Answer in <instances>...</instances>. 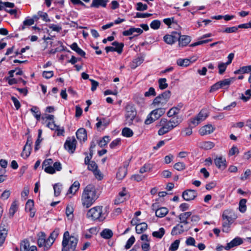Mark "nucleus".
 <instances>
[{
    "label": "nucleus",
    "mask_w": 251,
    "mask_h": 251,
    "mask_svg": "<svg viewBox=\"0 0 251 251\" xmlns=\"http://www.w3.org/2000/svg\"><path fill=\"white\" fill-rule=\"evenodd\" d=\"M181 122V119L179 117H172L169 119L162 118L158 125L160 127L158 134L161 136L168 133L178 126Z\"/></svg>",
    "instance_id": "1"
},
{
    "label": "nucleus",
    "mask_w": 251,
    "mask_h": 251,
    "mask_svg": "<svg viewBox=\"0 0 251 251\" xmlns=\"http://www.w3.org/2000/svg\"><path fill=\"white\" fill-rule=\"evenodd\" d=\"M95 187L88 185L84 189L81 196V202L84 207H90L98 198Z\"/></svg>",
    "instance_id": "2"
},
{
    "label": "nucleus",
    "mask_w": 251,
    "mask_h": 251,
    "mask_svg": "<svg viewBox=\"0 0 251 251\" xmlns=\"http://www.w3.org/2000/svg\"><path fill=\"white\" fill-rule=\"evenodd\" d=\"M78 243V238L70 235L69 231L64 232L62 242V251H75Z\"/></svg>",
    "instance_id": "3"
},
{
    "label": "nucleus",
    "mask_w": 251,
    "mask_h": 251,
    "mask_svg": "<svg viewBox=\"0 0 251 251\" xmlns=\"http://www.w3.org/2000/svg\"><path fill=\"white\" fill-rule=\"evenodd\" d=\"M106 216L107 214L103 212L102 206H95L90 209L86 214L87 218L99 222L103 221Z\"/></svg>",
    "instance_id": "4"
},
{
    "label": "nucleus",
    "mask_w": 251,
    "mask_h": 251,
    "mask_svg": "<svg viewBox=\"0 0 251 251\" xmlns=\"http://www.w3.org/2000/svg\"><path fill=\"white\" fill-rule=\"evenodd\" d=\"M222 218L223 220L222 224L223 231L227 232L230 225L237 218V216L232 210L227 209L223 212Z\"/></svg>",
    "instance_id": "5"
},
{
    "label": "nucleus",
    "mask_w": 251,
    "mask_h": 251,
    "mask_svg": "<svg viewBox=\"0 0 251 251\" xmlns=\"http://www.w3.org/2000/svg\"><path fill=\"white\" fill-rule=\"evenodd\" d=\"M171 95V91L169 90L165 91L154 99L151 103V105L154 107L163 108L170 100Z\"/></svg>",
    "instance_id": "6"
},
{
    "label": "nucleus",
    "mask_w": 251,
    "mask_h": 251,
    "mask_svg": "<svg viewBox=\"0 0 251 251\" xmlns=\"http://www.w3.org/2000/svg\"><path fill=\"white\" fill-rule=\"evenodd\" d=\"M126 109L125 118L126 124L130 125L132 123L133 120L136 116V110L133 106L130 105H127Z\"/></svg>",
    "instance_id": "7"
},
{
    "label": "nucleus",
    "mask_w": 251,
    "mask_h": 251,
    "mask_svg": "<svg viewBox=\"0 0 251 251\" xmlns=\"http://www.w3.org/2000/svg\"><path fill=\"white\" fill-rule=\"evenodd\" d=\"M128 198V195L126 188H123L122 191L119 192L114 201V204H120L125 201Z\"/></svg>",
    "instance_id": "8"
},
{
    "label": "nucleus",
    "mask_w": 251,
    "mask_h": 251,
    "mask_svg": "<svg viewBox=\"0 0 251 251\" xmlns=\"http://www.w3.org/2000/svg\"><path fill=\"white\" fill-rule=\"evenodd\" d=\"M76 141L74 137L68 138L64 144V148L69 152L73 153L76 148Z\"/></svg>",
    "instance_id": "9"
},
{
    "label": "nucleus",
    "mask_w": 251,
    "mask_h": 251,
    "mask_svg": "<svg viewBox=\"0 0 251 251\" xmlns=\"http://www.w3.org/2000/svg\"><path fill=\"white\" fill-rule=\"evenodd\" d=\"M113 47L109 46L105 48V51L107 53L110 51H116L118 53L121 54L123 51L124 47L123 43H119L118 42L115 41L112 43Z\"/></svg>",
    "instance_id": "10"
},
{
    "label": "nucleus",
    "mask_w": 251,
    "mask_h": 251,
    "mask_svg": "<svg viewBox=\"0 0 251 251\" xmlns=\"http://www.w3.org/2000/svg\"><path fill=\"white\" fill-rule=\"evenodd\" d=\"M37 243L40 247H44L45 250H48L50 247H48V238L46 239L45 233L40 232L38 234Z\"/></svg>",
    "instance_id": "11"
},
{
    "label": "nucleus",
    "mask_w": 251,
    "mask_h": 251,
    "mask_svg": "<svg viewBox=\"0 0 251 251\" xmlns=\"http://www.w3.org/2000/svg\"><path fill=\"white\" fill-rule=\"evenodd\" d=\"M198 196V193L196 190L187 189L182 194L183 199L186 201L194 200Z\"/></svg>",
    "instance_id": "12"
},
{
    "label": "nucleus",
    "mask_w": 251,
    "mask_h": 251,
    "mask_svg": "<svg viewBox=\"0 0 251 251\" xmlns=\"http://www.w3.org/2000/svg\"><path fill=\"white\" fill-rule=\"evenodd\" d=\"M179 37V33L173 32L171 34L166 35L164 36V41L170 45H172L177 41Z\"/></svg>",
    "instance_id": "13"
},
{
    "label": "nucleus",
    "mask_w": 251,
    "mask_h": 251,
    "mask_svg": "<svg viewBox=\"0 0 251 251\" xmlns=\"http://www.w3.org/2000/svg\"><path fill=\"white\" fill-rule=\"evenodd\" d=\"M214 163L216 167L222 170H225L227 166L226 158L222 156L216 157Z\"/></svg>",
    "instance_id": "14"
},
{
    "label": "nucleus",
    "mask_w": 251,
    "mask_h": 251,
    "mask_svg": "<svg viewBox=\"0 0 251 251\" xmlns=\"http://www.w3.org/2000/svg\"><path fill=\"white\" fill-rule=\"evenodd\" d=\"M214 130L215 127L211 125H206L200 128L199 133L201 136H204L212 133Z\"/></svg>",
    "instance_id": "15"
},
{
    "label": "nucleus",
    "mask_w": 251,
    "mask_h": 251,
    "mask_svg": "<svg viewBox=\"0 0 251 251\" xmlns=\"http://www.w3.org/2000/svg\"><path fill=\"white\" fill-rule=\"evenodd\" d=\"M48 170H44V171L50 174H53L56 171H60L62 169V165L60 162H55L53 165L47 167Z\"/></svg>",
    "instance_id": "16"
},
{
    "label": "nucleus",
    "mask_w": 251,
    "mask_h": 251,
    "mask_svg": "<svg viewBox=\"0 0 251 251\" xmlns=\"http://www.w3.org/2000/svg\"><path fill=\"white\" fill-rule=\"evenodd\" d=\"M243 243V241L241 238L236 237L229 243L227 244L226 246L225 247V249L226 250H229L233 247L241 245Z\"/></svg>",
    "instance_id": "17"
},
{
    "label": "nucleus",
    "mask_w": 251,
    "mask_h": 251,
    "mask_svg": "<svg viewBox=\"0 0 251 251\" xmlns=\"http://www.w3.org/2000/svg\"><path fill=\"white\" fill-rule=\"evenodd\" d=\"M178 41V46L180 47L186 46L191 41V38L187 35H180L177 40Z\"/></svg>",
    "instance_id": "18"
},
{
    "label": "nucleus",
    "mask_w": 251,
    "mask_h": 251,
    "mask_svg": "<svg viewBox=\"0 0 251 251\" xmlns=\"http://www.w3.org/2000/svg\"><path fill=\"white\" fill-rule=\"evenodd\" d=\"M34 207V201L32 200H28L25 204V210L26 212H29V216L33 218L35 215Z\"/></svg>",
    "instance_id": "19"
},
{
    "label": "nucleus",
    "mask_w": 251,
    "mask_h": 251,
    "mask_svg": "<svg viewBox=\"0 0 251 251\" xmlns=\"http://www.w3.org/2000/svg\"><path fill=\"white\" fill-rule=\"evenodd\" d=\"M96 120L98 121L96 127L98 129L101 127L105 128L110 123V120L104 118L97 117Z\"/></svg>",
    "instance_id": "20"
},
{
    "label": "nucleus",
    "mask_w": 251,
    "mask_h": 251,
    "mask_svg": "<svg viewBox=\"0 0 251 251\" xmlns=\"http://www.w3.org/2000/svg\"><path fill=\"white\" fill-rule=\"evenodd\" d=\"M19 209V203L18 201L15 200L14 201L10 207L9 209V218H12L15 213Z\"/></svg>",
    "instance_id": "21"
},
{
    "label": "nucleus",
    "mask_w": 251,
    "mask_h": 251,
    "mask_svg": "<svg viewBox=\"0 0 251 251\" xmlns=\"http://www.w3.org/2000/svg\"><path fill=\"white\" fill-rule=\"evenodd\" d=\"M108 1V0H93L90 6L96 8L105 7Z\"/></svg>",
    "instance_id": "22"
},
{
    "label": "nucleus",
    "mask_w": 251,
    "mask_h": 251,
    "mask_svg": "<svg viewBox=\"0 0 251 251\" xmlns=\"http://www.w3.org/2000/svg\"><path fill=\"white\" fill-rule=\"evenodd\" d=\"M59 232V229L55 228L50 234V236L48 238V244H47L48 247H51L53 244L55 239L58 236Z\"/></svg>",
    "instance_id": "23"
},
{
    "label": "nucleus",
    "mask_w": 251,
    "mask_h": 251,
    "mask_svg": "<svg viewBox=\"0 0 251 251\" xmlns=\"http://www.w3.org/2000/svg\"><path fill=\"white\" fill-rule=\"evenodd\" d=\"M8 233V229L5 226H0V247L4 243Z\"/></svg>",
    "instance_id": "24"
},
{
    "label": "nucleus",
    "mask_w": 251,
    "mask_h": 251,
    "mask_svg": "<svg viewBox=\"0 0 251 251\" xmlns=\"http://www.w3.org/2000/svg\"><path fill=\"white\" fill-rule=\"evenodd\" d=\"M151 112L154 118V119L156 120L165 113V109L161 107H156L155 109Z\"/></svg>",
    "instance_id": "25"
},
{
    "label": "nucleus",
    "mask_w": 251,
    "mask_h": 251,
    "mask_svg": "<svg viewBox=\"0 0 251 251\" xmlns=\"http://www.w3.org/2000/svg\"><path fill=\"white\" fill-rule=\"evenodd\" d=\"M76 136L80 141H84L87 139V133L86 130L83 128L78 129L76 132Z\"/></svg>",
    "instance_id": "26"
},
{
    "label": "nucleus",
    "mask_w": 251,
    "mask_h": 251,
    "mask_svg": "<svg viewBox=\"0 0 251 251\" xmlns=\"http://www.w3.org/2000/svg\"><path fill=\"white\" fill-rule=\"evenodd\" d=\"M184 231V229L183 225L179 224L173 228L171 234L172 235H176L182 233Z\"/></svg>",
    "instance_id": "27"
},
{
    "label": "nucleus",
    "mask_w": 251,
    "mask_h": 251,
    "mask_svg": "<svg viewBox=\"0 0 251 251\" xmlns=\"http://www.w3.org/2000/svg\"><path fill=\"white\" fill-rule=\"evenodd\" d=\"M127 172V167L123 166V167H120L119 169V170L116 175L117 178L119 180H121V179H123L126 175Z\"/></svg>",
    "instance_id": "28"
},
{
    "label": "nucleus",
    "mask_w": 251,
    "mask_h": 251,
    "mask_svg": "<svg viewBox=\"0 0 251 251\" xmlns=\"http://www.w3.org/2000/svg\"><path fill=\"white\" fill-rule=\"evenodd\" d=\"M31 151V144H28V142H26L23 151L21 153V156L24 158H27L30 154Z\"/></svg>",
    "instance_id": "29"
},
{
    "label": "nucleus",
    "mask_w": 251,
    "mask_h": 251,
    "mask_svg": "<svg viewBox=\"0 0 251 251\" xmlns=\"http://www.w3.org/2000/svg\"><path fill=\"white\" fill-rule=\"evenodd\" d=\"M180 112V108L177 107H173L171 108L167 112V116L169 118L179 117L177 115Z\"/></svg>",
    "instance_id": "30"
},
{
    "label": "nucleus",
    "mask_w": 251,
    "mask_h": 251,
    "mask_svg": "<svg viewBox=\"0 0 251 251\" xmlns=\"http://www.w3.org/2000/svg\"><path fill=\"white\" fill-rule=\"evenodd\" d=\"M144 61L142 57H137L134 58L130 63V67L131 69H134L138 66L141 65Z\"/></svg>",
    "instance_id": "31"
},
{
    "label": "nucleus",
    "mask_w": 251,
    "mask_h": 251,
    "mask_svg": "<svg viewBox=\"0 0 251 251\" xmlns=\"http://www.w3.org/2000/svg\"><path fill=\"white\" fill-rule=\"evenodd\" d=\"M80 183L77 181H75L74 183L70 186L67 194H75L79 189Z\"/></svg>",
    "instance_id": "32"
},
{
    "label": "nucleus",
    "mask_w": 251,
    "mask_h": 251,
    "mask_svg": "<svg viewBox=\"0 0 251 251\" xmlns=\"http://www.w3.org/2000/svg\"><path fill=\"white\" fill-rule=\"evenodd\" d=\"M34 19L27 17L23 22V25L19 27V30H24L26 26H30L34 24Z\"/></svg>",
    "instance_id": "33"
},
{
    "label": "nucleus",
    "mask_w": 251,
    "mask_h": 251,
    "mask_svg": "<svg viewBox=\"0 0 251 251\" xmlns=\"http://www.w3.org/2000/svg\"><path fill=\"white\" fill-rule=\"evenodd\" d=\"M148 225L146 223L138 224L136 226V232L138 234H141L147 229Z\"/></svg>",
    "instance_id": "34"
},
{
    "label": "nucleus",
    "mask_w": 251,
    "mask_h": 251,
    "mask_svg": "<svg viewBox=\"0 0 251 251\" xmlns=\"http://www.w3.org/2000/svg\"><path fill=\"white\" fill-rule=\"evenodd\" d=\"M234 79V78H230L219 81L221 88L224 89L227 88L231 83L233 81Z\"/></svg>",
    "instance_id": "35"
},
{
    "label": "nucleus",
    "mask_w": 251,
    "mask_h": 251,
    "mask_svg": "<svg viewBox=\"0 0 251 251\" xmlns=\"http://www.w3.org/2000/svg\"><path fill=\"white\" fill-rule=\"evenodd\" d=\"M168 213V210L166 207H161L157 209L155 211V215L156 217L162 218L166 216Z\"/></svg>",
    "instance_id": "36"
},
{
    "label": "nucleus",
    "mask_w": 251,
    "mask_h": 251,
    "mask_svg": "<svg viewBox=\"0 0 251 251\" xmlns=\"http://www.w3.org/2000/svg\"><path fill=\"white\" fill-rule=\"evenodd\" d=\"M214 146L215 144L211 141H204L200 143V147L205 150H210Z\"/></svg>",
    "instance_id": "37"
},
{
    "label": "nucleus",
    "mask_w": 251,
    "mask_h": 251,
    "mask_svg": "<svg viewBox=\"0 0 251 251\" xmlns=\"http://www.w3.org/2000/svg\"><path fill=\"white\" fill-rule=\"evenodd\" d=\"M70 48L71 49L75 51L77 53L81 56H84L85 55V52L79 48L76 43H73L71 46Z\"/></svg>",
    "instance_id": "38"
},
{
    "label": "nucleus",
    "mask_w": 251,
    "mask_h": 251,
    "mask_svg": "<svg viewBox=\"0 0 251 251\" xmlns=\"http://www.w3.org/2000/svg\"><path fill=\"white\" fill-rule=\"evenodd\" d=\"M209 115V112L206 109H202L199 114L197 115L202 121H204Z\"/></svg>",
    "instance_id": "39"
},
{
    "label": "nucleus",
    "mask_w": 251,
    "mask_h": 251,
    "mask_svg": "<svg viewBox=\"0 0 251 251\" xmlns=\"http://www.w3.org/2000/svg\"><path fill=\"white\" fill-rule=\"evenodd\" d=\"M165 234V229L163 227H161L158 231H153L152 235L153 237L161 239Z\"/></svg>",
    "instance_id": "40"
},
{
    "label": "nucleus",
    "mask_w": 251,
    "mask_h": 251,
    "mask_svg": "<svg viewBox=\"0 0 251 251\" xmlns=\"http://www.w3.org/2000/svg\"><path fill=\"white\" fill-rule=\"evenodd\" d=\"M101 236L105 239H109L113 235V232L111 230L105 229L101 232Z\"/></svg>",
    "instance_id": "41"
},
{
    "label": "nucleus",
    "mask_w": 251,
    "mask_h": 251,
    "mask_svg": "<svg viewBox=\"0 0 251 251\" xmlns=\"http://www.w3.org/2000/svg\"><path fill=\"white\" fill-rule=\"evenodd\" d=\"M190 60L188 59H178L177 61V64L180 66L187 67L190 64Z\"/></svg>",
    "instance_id": "42"
},
{
    "label": "nucleus",
    "mask_w": 251,
    "mask_h": 251,
    "mask_svg": "<svg viewBox=\"0 0 251 251\" xmlns=\"http://www.w3.org/2000/svg\"><path fill=\"white\" fill-rule=\"evenodd\" d=\"M122 134L126 137H130L133 135L132 130L128 127H125L123 129Z\"/></svg>",
    "instance_id": "43"
},
{
    "label": "nucleus",
    "mask_w": 251,
    "mask_h": 251,
    "mask_svg": "<svg viewBox=\"0 0 251 251\" xmlns=\"http://www.w3.org/2000/svg\"><path fill=\"white\" fill-rule=\"evenodd\" d=\"M174 168L177 171H181L185 169L186 165L182 162H179L174 164Z\"/></svg>",
    "instance_id": "44"
},
{
    "label": "nucleus",
    "mask_w": 251,
    "mask_h": 251,
    "mask_svg": "<svg viewBox=\"0 0 251 251\" xmlns=\"http://www.w3.org/2000/svg\"><path fill=\"white\" fill-rule=\"evenodd\" d=\"M38 14L39 15L40 18H41L44 21L46 22H49L50 21L47 13L42 11H39L38 12Z\"/></svg>",
    "instance_id": "45"
},
{
    "label": "nucleus",
    "mask_w": 251,
    "mask_h": 251,
    "mask_svg": "<svg viewBox=\"0 0 251 251\" xmlns=\"http://www.w3.org/2000/svg\"><path fill=\"white\" fill-rule=\"evenodd\" d=\"M30 111L32 113L33 116L37 119V120H39L40 119L41 113L39 108L37 107H32L31 108Z\"/></svg>",
    "instance_id": "46"
},
{
    "label": "nucleus",
    "mask_w": 251,
    "mask_h": 251,
    "mask_svg": "<svg viewBox=\"0 0 251 251\" xmlns=\"http://www.w3.org/2000/svg\"><path fill=\"white\" fill-rule=\"evenodd\" d=\"M246 202L247 200L245 199L241 200L239 202V210L242 213L245 212L246 210Z\"/></svg>",
    "instance_id": "47"
},
{
    "label": "nucleus",
    "mask_w": 251,
    "mask_h": 251,
    "mask_svg": "<svg viewBox=\"0 0 251 251\" xmlns=\"http://www.w3.org/2000/svg\"><path fill=\"white\" fill-rule=\"evenodd\" d=\"M53 189L54 196L56 197L58 196L61 193L62 185L59 183L55 184L53 185Z\"/></svg>",
    "instance_id": "48"
},
{
    "label": "nucleus",
    "mask_w": 251,
    "mask_h": 251,
    "mask_svg": "<svg viewBox=\"0 0 251 251\" xmlns=\"http://www.w3.org/2000/svg\"><path fill=\"white\" fill-rule=\"evenodd\" d=\"M167 80L165 78H160L158 80V84L159 88L161 90L167 88L168 86V84L166 82Z\"/></svg>",
    "instance_id": "49"
},
{
    "label": "nucleus",
    "mask_w": 251,
    "mask_h": 251,
    "mask_svg": "<svg viewBox=\"0 0 251 251\" xmlns=\"http://www.w3.org/2000/svg\"><path fill=\"white\" fill-rule=\"evenodd\" d=\"M54 163L52 159L49 158L45 159L42 164V168L44 170H48L47 167L53 165Z\"/></svg>",
    "instance_id": "50"
},
{
    "label": "nucleus",
    "mask_w": 251,
    "mask_h": 251,
    "mask_svg": "<svg viewBox=\"0 0 251 251\" xmlns=\"http://www.w3.org/2000/svg\"><path fill=\"white\" fill-rule=\"evenodd\" d=\"M29 246V242L28 241L25 240L22 241L20 244V251H27Z\"/></svg>",
    "instance_id": "51"
},
{
    "label": "nucleus",
    "mask_w": 251,
    "mask_h": 251,
    "mask_svg": "<svg viewBox=\"0 0 251 251\" xmlns=\"http://www.w3.org/2000/svg\"><path fill=\"white\" fill-rule=\"evenodd\" d=\"M14 4L9 2H2L0 1V10H3L4 8H13Z\"/></svg>",
    "instance_id": "52"
},
{
    "label": "nucleus",
    "mask_w": 251,
    "mask_h": 251,
    "mask_svg": "<svg viewBox=\"0 0 251 251\" xmlns=\"http://www.w3.org/2000/svg\"><path fill=\"white\" fill-rule=\"evenodd\" d=\"M49 28L53 31L59 32L62 30V27L59 25H55L53 24H50L48 25Z\"/></svg>",
    "instance_id": "53"
},
{
    "label": "nucleus",
    "mask_w": 251,
    "mask_h": 251,
    "mask_svg": "<svg viewBox=\"0 0 251 251\" xmlns=\"http://www.w3.org/2000/svg\"><path fill=\"white\" fill-rule=\"evenodd\" d=\"M110 141V139L109 136H105L99 141L98 144L100 147H103L105 146Z\"/></svg>",
    "instance_id": "54"
},
{
    "label": "nucleus",
    "mask_w": 251,
    "mask_h": 251,
    "mask_svg": "<svg viewBox=\"0 0 251 251\" xmlns=\"http://www.w3.org/2000/svg\"><path fill=\"white\" fill-rule=\"evenodd\" d=\"M202 120H201L197 116L191 118L190 119V124L191 125L193 126H196L200 124L201 122H202Z\"/></svg>",
    "instance_id": "55"
},
{
    "label": "nucleus",
    "mask_w": 251,
    "mask_h": 251,
    "mask_svg": "<svg viewBox=\"0 0 251 251\" xmlns=\"http://www.w3.org/2000/svg\"><path fill=\"white\" fill-rule=\"evenodd\" d=\"M202 120H201L197 116L191 118L190 119V124L191 125L193 126H196L200 124L201 122H202Z\"/></svg>",
    "instance_id": "56"
},
{
    "label": "nucleus",
    "mask_w": 251,
    "mask_h": 251,
    "mask_svg": "<svg viewBox=\"0 0 251 251\" xmlns=\"http://www.w3.org/2000/svg\"><path fill=\"white\" fill-rule=\"evenodd\" d=\"M227 65L226 63L221 62L219 63L218 67L220 75H223L224 73Z\"/></svg>",
    "instance_id": "57"
},
{
    "label": "nucleus",
    "mask_w": 251,
    "mask_h": 251,
    "mask_svg": "<svg viewBox=\"0 0 251 251\" xmlns=\"http://www.w3.org/2000/svg\"><path fill=\"white\" fill-rule=\"evenodd\" d=\"M156 93L155 91V89L153 87H150L148 91L146 92L144 94V96L146 97H153L156 96Z\"/></svg>",
    "instance_id": "58"
},
{
    "label": "nucleus",
    "mask_w": 251,
    "mask_h": 251,
    "mask_svg": "<svg viewBox=\"0 0 251 251\" xmlns=\"http://www.w3.org/2000/svg\"><path fill=\"white\" fill-rule=\"evenodd\" d=\"M74 209L71 205H67L66 209V214L67 217L72 218L73 217Z\"/></svg>",
    "instance_id": "59"
},
{
    "label": "nucleus",
    "mask_w": 251,
    "mask_h": 251,
    "mask_svg": "<svg viewBox=\"0 0 251 251\" xmlns=\"http://www.w3.org/2000/svg\"><path fill=\"white\" fill-rule=\"evenodd\" d=\"M121 143V140L120 138H117L114 140L109 145V147L111 149H113L116 148V147L120 145Z\"/></svg>",
    "instance_id": "60"
},
{
    "label": "nucleus",
    "mask_w": 251,
    "mask_h": 251,
    "mask_svg": "<svg viewBox=\"0 0 251 251\" xmlns=\"http://www.w3.org/2000/svg\"><path fill=\"white\" fill-rule=\"evenodd\" d=\"M192 213L191 212H186L180 214L178 218L180 221H184L185 220H188V218L191 216Z\"/></svg>",
    "instance_id": "61"
},
{
    "label": "nucleus",
    "mask_w": 251,
    "mask_h": 251,
    "mask_svg": "<svg viewBox=\"0 0 251 251\" xmlns=\"http://www.w3.org/2000/svg\"><path fill=\"white\" fill-rule=\"evenodd\" d=\"M160 21L158 20H155L151 22L150 24V26L152 29H157L160 27Z\"/></svg>",
    "instance_id": "62"
},
{
    "label": "nucleus",
    "mask_w": 251,
    "mask_h": 251,
    "mask_svg": "<svg viewBox=\"0 0 251 251\" xmlns=\"http://www.w3.org/2000/svg\"><path fill=\"white\" fill-rule=\"evenodd\" d=\"M245 95L247 96H245L243 94H242L240 97V99L246 102L250 99L251 97V90L249 89L246 91Z\"/></svg>",
    "instance_id": "63"
},
{
    "label": "nucleus",
    "mask_w": 251,
    "mask_h": 251,
    "mask_svg": "<svg viewBox=\"0 0 251 251\" xmlns=\"http://www.w3.org/2000/svg\"><path fill=\"white\" fill-rule=\"evenodd\" d=\"M180 241L179 240H175L171 245L169 250L171 251H176L177 250L179 247Z\"/></svg>",
    "instance_id": "64"
}]
</instances>
